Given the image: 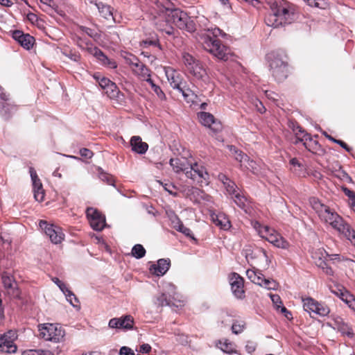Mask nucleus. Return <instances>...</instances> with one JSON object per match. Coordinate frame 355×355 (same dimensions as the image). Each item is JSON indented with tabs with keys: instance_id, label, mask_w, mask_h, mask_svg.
Instances as JSON below:
<instances>
[{
	"instance_id": "nucleus-55",
	"label": "nucleus",
	"mask_w": 355,
	"mask_h": 355,
	"mask_svg": "<svg viewBox=\"0 0 355 355\" xmlns=\"http://www.w3.org/2000/svg\"><path fill=\"white\" fill-rule=\"evenodd\" d=\"M328 257L332 261H349L351 263H355L354 261H353L352 259H349L345 258L344 257H341L340 254H329Z\"/></svg>"
},
{
	"instance_id": "nucleus-32",
	"label": "nucleus",
	"mask_w": 355,
	"mask_h": 355,
	"mask_svg": "<svg viewBox=\"0 0 355 355\" xmlns=\"http://www.w3.org/2000/svg\"><path fill=\"white\" fill-rule=\"evenodd\" d=\"M229 282L232 288H242L244 286V279L236 272L230 275Z\"/></svg>"
},
{
	"instance_id": "nucleus-20",
	"label": "nucleus",
	"mask_w": 355,
	"mask_h": 355,
	"mask_svg": "<svg viewBox=\"0 0 355 355\" xmlns=\"http://www.w3.org/2000/svg\"><path fill=\"white\" fill-rule=\"evenodd\" d=\"M170 266L171 260L169 259H160L157 263L150 265L149 271L152 275L162 276L168 270Z\"/></svg>"
},
{
	"instance_id": "nucleus-46",
	"label": "nucleus",
	"mask_w": 355,
	"mask_h": 355,
	"mask_svg": "<svg viewBox=\"0 0 355 355\" xmlns=\"http://www.w3.org/2000/svg\"><path fill=\"white\" fill-rule=\"evenodd\" d=\"M234 200L235 203L241 208H244L245 207V202L247 201L246 198L241 195L240 193L236 192L234 194Z\"/></svg>"
},
{
	"instance_id": "nucleus-23",
	"label": "nucleus",
	"mask_w": 355,
	"mask_h": 355,
	"mask_svg": "<svg viewBox=\"0 0 355 355\" xmlns=\"http://www.w3.org/2000/svg\"><path fill=\"white\" fill-rule=\"evenodd\" d=\"M198 118L200 122L205 126L210 128L214 131L216 132L219 130L221 125L219 123L215 121L214 116L209 113L202 112L198 114Z\"/></svg>"
},
{
	"instance_id": "nucleus-42",
	"label": "nucleus",
	"mask_w": 355,
	"mask_h": 355,
	"mask_svg": "<svg viewBox=\"0 0 355 355\" xmlns=\"http://www.w3.org/2000/svg\"><path fill=\"white\" fill-rule=\"evenodd\" d=\"M230 150L234 152L235 159L241 163V166L245 164L246 160H248V156L235 147L231 146Z\"/></svg>"
},
{
	"instance_id": "nucleus-1",
	"label": "nucleus",
	"mask_w": 355,
	"mask_h": 355,
	"mask_svg": "<svg viewBox=\"0 0 355 355\" xmlns=\"http://www.w3.org/2000/svg\"><path fill=\"white\" fill-rule=\"evenodd\" d=\"M271 12L265 18L268 26L278 28L291 24L295 19L293 6L285 0H267Z\"/></svg>"
},
{
	"instance_id": "nucleus-26",
	"label": "nucleus",
	"mask_w": 355,
	"mask_h": 355,
	"mask_svg": "<svg viewBox=\"0 0 355 355\" xmlns=\"http://www.w3.org/2000/svg\"><path fill=\"white\" fill-rule=\"evenodd\" d=\"M166 76L171 86L174 89H178L184 83L180 73L175 70L167 71Z\"/></svg>"
},
{
	"instance_id": "nucleus-35",
	"label": "nucleus",
	"mask_w": 355,
	"mask_h": 355,
	"mask_svg": "<svg viewBox=\"0 0 355 355\" xmlns=\"http://www.w3.org/2000/svg\"><path fill=\"white\" fill-rule=\"evenodd\" d=\"M170 164L173 167L175 173L187 171L188 168L186 166L184 162L179 158H171L170 159Z\"/></svg>"
},
{
	"instance_id": "nucleus-21",
	"label": "nucleus",
	"mask_w": 355,
	"mask_h": 355,
	"mask_svg": "<svg viewBox=\"0 0 355 355\" xmlns=\"http://www.w3.org/2000/svg\"><path fill=\"white\" fill-rule=\"evenodd\" d=\"M12 37L26 49L32 48L35 42V38L33 37L29 34H25L19 30L13 31Z\"/></svg>"
},
{
	"instance_id": "nucleus-8",
	"label": "nucleus",
	"mask_w": 355,
	"mask_h": 355,
	"mask_svg": "<svg viewBox=\"0 0 355 355\" xmlns=\"http://www.w3.org/2000/svg\"><path fill=\"white\" fill-rule=\"evenodd\" d=\"M303 308L304 311L313 312L320 316H326L330 312V309L324 303L319 302L312 297H302Z\"/></svg>"
},
{
	"instance_id": "nucleus-16",
	"label": "nucleus",
	"mask_w": 355,
	"mask_h": 355,
	"mask_svg": "<svg viewBox=\"0 0 355 355\" xmlns=\"http://www.w3.org/2000/svg\"><path fill=\"white\" fill-rule=\"evenodd\" d=\"M154 24L157 28L162 32L166 33L167 35H173L174 30L172 26L171 21H169L166 14V9L158 17H155Z\"/></svg>"
},
{
	"instance_id": "nucleus-37",
	"label": "nucleus",
	"mask_w": 355,
	"mask_h": 355,
	"mask_svg": "<svg viewBox=\"0 0 355 355\" xmlns=\"http://www.w3.org/2000/svg\"><path fill=\"white\" fill-rule=\"evenodd\" d=\"M178 90L182 93L184 99L187 100V101H193L194 97H196V95L195 94L194 92L192 91L189 87H186L185 83H184L183 85H182L181 87H180Z\"/></svg>"
},
{
	"instance_id": "nucleus-4",
	"label": "nucleus",
	"mask_w": 355,
	"mask_h": 355,
	"mask_svg": "<svg viewBox=\"0 0 355 355\" xmlns=\"http://www.w3.org/2000/svg\"><path fill=\"white\" fill-rule=\"evenodd\" d=\"M166 14L168 20L171 21V24L180 29L185 30L189 33L196 31V26L193 19L189 17L186 12L179 9H166Z\"/></svg>"
},
{
	"instance_id": "nucleus-41",
	"label": "nucleus",
	"mask_w": 355,
	"mask_h": 355,
	"mask_svg": "<svg viewBox=\"0 0 355 355\" xmlns=\"http://www.w3.org/2000/svg\"><path fill=\"white\" fill-rule=\"evenodd\" d=\"M132 255L137 258L141 259L144 257L146 254V250L141 244H136L132 249L131 252Z\"/></svg>"
},
{
	"instance_id": "nucleus-9",
	"label": "nucleus",
	"mask_w": 355,
	"mask_h": 355,
	"mask_svg": "<svg viewBox=\"0 0 355 355\" xmlns=\"http://www.w3.org/2000/svg\"><path fill=\"white\" fill-rule=\"evenodd\" d=\"M328 256L329 254L322 248L313 249L311 252V257L315 264L318 268H320L326 275L333 276L334 272L327 263V257Z\"/></svg>"
},
{
	"instance_id": "nucleus-18",
	"label": "nucleus",
	"mask_w": 355,
	"mask_h": 355,
	"mask_svg": "<svg viewBox=\"0 0 355 355\" xmlns=\"http://www.w3.org/2000/svg\"><path fill=\"white\" fill-rule=\"evenodd\" d=\"M30 173L33 182L34 198L37 201L42 202L45 196L42 184L33 168H30Z\"/></svg>"
},
{
	"instance_id": "nucleus-59",
	"label": "nucleus",
	"mask_w": 355,
	"mask_h": 355,
	"mask_svg": "<svg viewBox=\"0 0 355 355\" xmlns=\"http://www.w3.org/2000/svg\"><path fill=\"white\" fill-rule=\"evenodd\" d=\"M120 355H135V352L130 347H122L119 352Z\"/></svg>"
},
{
	"instance_id": "nucleus-31",
	"label": "nucleus",
	"mask_w": 355,
	"mask_h": 355,
	"mask_svg": "<svg viewBox=\"0 0 355 355\" xmlns=\"http://www.w3.org/2000/svg\"><path fill=\"white\" fill-rule=\"evenodd\" d=\"M216 346L226 354L231 353L236 349V345L227 339L219 340Z\"/></svg>"
},
{
	"instance_id": "nucleus-43",
	"label": "nucleus",
	"mask_w": 355,
	"mask_h": 355,
	"mask_svg": "<svg viewBox=\"0 0 355 355\" xmlns=\"http://www.w3.org/2000/svg\"><path fill=\"white\" fill-rule=\"evenodd\" d=\"M341 234L349 240L352 244L355 246V230L349 224L348 225L347 230H343Z\"/></svg>"
},
{
	"instance_id": "nucleus-56",
	"label": "nucleus",
	"mask_w": 355,
	"mask_h": 355,
	"mask_svg": "<svg viewBox=\"0 0 355 355\" xmlns=\"http://www.w3.org/2000/svg\"><path fill=\"white\" fill-rule=\"evenodd\" d=\"M99 177L103 181L106 182L108 184L114 185V180L110 175L101 173H100Z\"/></svg>"
},
{
	"instance_id": "nucleus-53",
	"label": "nucleus",
	"mask_w": 355,
	"mask_h": 355,
	"mask_svg": "<svg viewBox=\"0 0 355 355\" xmlns=\"http://www.w3.org/2000/svg\"><path fill=\"white\" fill-rule=\"evenodd\" d=\"M270 297L277 310H279V308L283 305L282 300L278 295L270 294Z\"/></svg>"
},
{
	"instance_id": "nucleus-5",
	"label": "nucleus",
	"mask_w": 355,
	"mask_h": 355,
	"mask_svg": "<svg viewBox=\"0 0 355 355\" xmlns=\"http://www.w3.org/2000/svg\"><path fill=\"white\" fill-rule=\"evenodd\" d=\"M40 336L45 340L60 343L64 336V330L58 324L46 323L39 325Z\"/></svg>"
},
{
	"instance_id": "nucleus-15",
	"label": "nucleus",
	"mask_w": 355,
	"mask_h": 355,
	"mask_svg": "<svg viewBox=\"0 0 355 355\" xmlns=\"http://www.w3.org/2000/svg\"><path fill=\"white\" fill-rule=\"evenodd\" d=\"M185 174L187 178L198 182H202V180H207L209 178V174L205 168L198 163L191 164L190 170L186 171Z\"/></svg>"
},
{
	"instance_id": "nucleus-49",
	"label": "nucleus",
	"mask_w": 355,
	"mask_h": 355,
	"mask_svg": "<svg viewBox=\"0 0 355 355\" xmlns=\"http://www.w3.org/2000/svg\"><path fill=\"white\" fill-rule=\"evenodd\" d=\"M245 323L243 321H236L232 326V331L235 334H241L245 329Z\"/></svg>"
},
{
	"instance_id": "nucleus-61",
	"label": "nucleus",
	"mask_w": 355,
	"mask_h": 355,
	"mask_svg": "<svg viewBox=\"0 0 355 355\" xmlns=\"http://www.w3.org/2000/svg\"><path fill=\"white\" fill-rule=\"evenodd\" d=\"M151 351V347L148 344H143L139 347V352L148 354Z\"/></svg>"
},
{
	"instance_id": "nucleus-47",
	"label": "nucleus",
	"mask_w": 355,
	"mask_h": 355,
	"mask_svg": "<svg viewBox=\"0 0 355 355\" xmlns=\"http://www.w3.org/2000/svg\"><path fill=\"white\" fill-rule=\"evenodd\" d=\"M94 78L95 79H96L97 82L98 83L100 87L103 89H106V87H107V86L111 83H112V81H111L110 80H109L108 78H105V77H101L99 74H95L94 76Z\"/></svg>"
},
{
	"instance_id": "nucleus-38",
	"label": "nucleus",
	"mask_w": 355,
	"mask_h": 355,
	"mask_svg": "<svg viewBox=\"0 0 355 355\" xmlns=\"http://www.w3.org/2000/svg\"><path fill=\"white\" fill-rule=\"evenodd\" d=\"M189 194L196 198V200H200L201 199L209 200L210 196L205 193V192L198 188L191 187L189 189Z\"/></svg>"
},
{
	"instance_id": "nucleus-17",
	"label": "nucleus",
	"mask_w": 355,
	"mask_h": 355,
	"mask_svg": "<svg viewBox=\"0 0 355 355\" xmlns=\"http://www.w3.org/2000/svg\"><path fill=\"white\" fill-rule=\"evenodd\" d=\"M330 326L334 329L339 331L343 336H346L349 338L354 337V331L352 327L345 322L343 319L340 317H336L333 319L332 323Z\"/></svg>"
},
{
	"instance_id": "nucleus-62",
	"label": "nucleus",
	"mask_w": 355,
	"mask_h": 355,
	"mask_svg": "<svg viewBox=\"0 0 355 355\" xmlns=\"http://www.w3.org/2000/svg\"><path fill=\"white\" fill-rule=\"evenodd\" d=\"M334 143L339 144L342 148L346 150L347 152H350L352 148L348 146V145L342 140L336 139Z\"/></svg>"
},
{
	"instance_id": "nucleus-24",
	"label": "nucleus",
	"mask_w": 355,
	"mask_h": 355,
	"mask_svg": "<svg viewBox=\"0 0 355 355\" xmlns=\"http://www.w3.org/2000/svg\"><path fill=\"white\" fill-rule=\"evenodd\" d=\"M188 72L198 80H203L207 76V72L202 63L197 60L193 64L187 68Z\"/></svg>"
},
{
	"instance_id": "nucleus-64",
	"label": "nucleus",
	"mask_w": 355,
	"mask_h": 355,
	"mask_svg": "<svg viewBox=\"0 0 355 355\" xmlns=\"http://www.w3.org/2000/svg\"><path fill=\"white\" fill-rule=\"evenodd\" d=\"M343 192L345 193V194L349 197L350 199H355V193L354 191L349 190V189L346 188V187H344L343 188Z\"/></svg>"
},
{
	"instance_id": "nucleus-6",
	"label": "nucleus",
	"mask_w": 355,
	"mask_h": 355,
	"mask_svg": "<svg viewBox=\"0 0 355 355\" xmlns=\"http://www.w3.org/2000/svg\"><path fill=\"white\" fill-rule=\"evenodd\" d=\"M322 221L329 223L332 228L341 234L343 230H347L348 225L336 212L327 207L319 216Z\"/></svg>"
},
{
	"instance_id": "nucleus-33",
	"label": "nucleus",
	"mask_w": 355,
	"mask_h": 355,
	"mask_svg": "<svg viewBox=\"0 0 355 355\" xmlns=\"http://www.w3.org/2000/svg\"><path fill=\"white\" fill-rule=\"evenodd\" d=\"M65 296L67 300L76 309H80V303L77 296L71 290H61Z\"/></svg>"
},
{
	"instance_id": "nucleus-19",
	"label": "nucleus",
	"mask_w": 355,
	"mask_h": 355,
	"mask_svg": "<svg viewBox=\"0 0 355 355\" xmlns=\"http://www.w3.org/2000/svg\"><path fill=\"white\" fill-rule=\"evenodd\" d=\"M108 324L110 328L130 330L133 327L134 319L132 316L127 315L120 318H114L111 319Z\"/></svg>"
},
{
	"instance_id": "nucleus-22",
	"label": "nucleus",
	"mask_w": 355,
	"mask_h": 355,
	"mask_svg": "<svg viewBox=\"0 0 355 355\" xmlns=\"http://www.w3.org/2000/svg\"><path fill=\"white\" fill-rule=\"evenodd\" d=\"M92 3H94L96 8L98 10L100 16L106 19L110 20L112 19L114 23L118 22L116 19V17L113 13V8L110 5L105 4L103 2H93L91 1Z\"/></svg>"
},
{
	"instance_id": "nucleus-60",
	"label": "nucleus",
	"mask_w": 355,
	"mask_h": 355,
	"mask_svg": "<svg viewBox=\"0 0 355 355\" xmlns=\"http://www.w3.org/2000/svg\"><path fill=\"white\" fill-rule=\"evenodd\" d=\"M245 349L249 353H252L256 349V344L253 341H248Z\"/></svg>"
},
{
	"instance_id": "nucleus-57",
	"label": "nucleus",
	"mask_w": 355,
	"mask_h": 355,
	"mask_svg": "<svg viewBox=\"0 0 355 355\" xmlns=\"http://www.w3.org/2000/svg\"><path fill=\"white\" fill-rule=\"evenodd\" d=\"M152 89L160 99L162 100L165 98V94L158 85H153Z\"/></svg>"
},
{
	"instance_id": "nucleus-52",
	"label": "nucleus",
	"mask_w": 355,
	"mask_h": 355,
	"mask_svg": "<svg viewBox=\"0 0 355 355\" xmlns=\"http://www.w3.org/2000/svg\"><path fill=\"white\" fill-rule=\"evenodd\" d=\"M311 7L323 8L325 6L324 0H304Z\"/></svg>"
},
{
	"instance_id": "nucleus-39",
	"label": "nucleus",
	"mask_w": 355,
	"mask_h": 355,
	"mask_svg": "<svg viewBox=\"0 0 355 355\" xmlns=\"http://www.w3.org/2000/svg\"><path fill=\"white\" fill-rule=\"evenodd\" d=\"M309 203L319 216L328 206L321 203L318 198H311Z\"/></svg>"
},
{
	"instance_id": "nucleus-30",
	"label": "nucleus",
	"mask_w": 355,
	"mask_h": 355,
	"mask_svg": "<svg viewBox=\"0 0 355 355\" xmlns=\"http://www.w3.org/2000/svg\"><path fill=\"white\" fill-rule=\"evenodd\" d=\"M211 218L214 224L220 228L227 230L230 227V221L225 215H214Z\"/></svg>"
},
{
	"instance_id": "nucleus-54",
	"label": "nucleus",
	"mask_w": 355,
	"mask_h": 355,
	"mask_svg": "<svg viewBox=\"0 0 355 355\" xmlns=\"http://www.w3.org/2000/svg\"><path fill=\"white\" fill-rule=\"evenodd\" d=\"M225 187L227 191L231 195H233L237 192L236 190L237 187L235 184V183L234 182H232V180L225 182Z\"/></svg>"
},
{
	"instance_id": "nucleus-63",
	"label": "nucleus",
	"mask_w": 355,
	"mask_h": 355,
	"mask_svg": "<svg viewBox=\"0 0 355 355\" xmlns=\"http://www.w3.org/2000/svg\"><path fill=\"white\" fill-rule=\"evenodd\" d=\"M281 312L284 314V315L288 318L290 319L292 318L291 312L289 311L285 306L283 305L279 308Z\"/></svg>"
},
{
	"instance_id": "nucleus-11",
	"label": "nucleus",
	"mask_w": 355,
	"mask_h": 355,
	"mask_svg": "<svg viewBox=\"0 0 355 355\" xmlns=\"http://www.w3.org/2000/svg\"><path fill=\"white\" fill-rule=\"evenodd\" d=\"M185 300L178 293L173 292V295L162 293L157 297L155 303L159 306H169L181 308L185 305Z\"/></svg>"
},
{
	"instance_id": "nucleus-50",
	"label": "nucleus",
	"mask_w": 355,
	"mask_h": 355,
	"mask_svg": "<svg viewBox=\"0 0 355 355\" xmlns=\"http://www.w3.org/2000/svg\"><path fill=\"white\" fill-rule=\"evenodd\" d=\"M178 226H175V229L178 231L182 232V234H184L185 236H187L188 237H191V238L193 239V237L191 235V233H192L191 230L189 228L185 227L182 224V223L181 221H180L179 220L178 221Z\"/></svg>"
},
{
	"instance_id": "nucleus-3",
	"label": "nucleus",
	"mask_w": 355,
	"mask_h": 355,
	"mask_svg": "<svg viewBox=\"0 0 355 355\" xmlns=\"http://www.w3.org/2000/svg\"><path fill=\"white\" fill-rule=\"evenodd\" d=\"M270 71L277 82H282L288 75V56L282 50L275 51L267 55Z\"/></svg>"
},
{
	"instance_id": "nucleus-36",
	"label": "nucleus",
	"mask_w": 355,
	"mask_h": 355,
	"mask_svg": "<svg viewBox=\"0 0 355 355\" xmlns=\"http://www.w3.org/2000/svg\"><path fill=\"white\" fill-rule=\"evenodd\" d=\"M17 350V346L14 342L10 340H0V352L6 353H14Z\"/></svg>"
},
{
	"instance_id": "nucleus-44",
	"label": "nucleus",
	"mask_w": 355,
	"mask_h": 355,
	"mask_svg": "<svg viewBox=\"0 0 355 355\" xmlns=\"http://www.w3.org/2000/svg\"><path fill=\"white\" fill-rule=\"evenodd\" d=\"M182 59L186 68L190 67L191 64H193L194 62L197 60L196 58L187 52H183L182 53Z\"/></svg>"
},
{
	"instance_id": "nucleus-12",
	"label": "nucleus",
	"mask_w": 355,
	"mask_h": 355,
	"mask_svg": "<svg viewBox=\"0 0 355 355\" xmlns=\"http://www.w3.org/2000/svg\"><path fill=\"white\" fill-rule=\"evenodd\" d=\"M39 225L53 243H60L64 239V234L59 227L48 224L44 220H40Z\"/></svg>"
},
{
	"instance_id": "nucleus-58",
	"label": "nucleus",
	"mask_w": 355,
	"mask_h": 355,
	"mask_svg": "<svg viewBox=\"0 0 355 355\" xmlns=\"http://www.w3.org/2000/svg\"><path fill=\"white\" fill-rule=\"evenodd\" d=\"M80 155L85 158H91L93 156V153L87 148H82L80 150Z\"/></svg>"
},
{
	"instance_id": "nucleus-10",
	"label": "nucleus",
	"mask_w": 355,
	"mask_h": 355,
	"mask_svg": "<svg viewBox=\"0 0 355 355\" xmlns=\"http://www.w3.org/2000/svg\"><path fill=\"white\" fill-rule=\"evenodd\" d=\"M248 278L254 284L266 288H276L279 286V284L274 279L266 278V277L260 272L253 270H248L246 271Z\"/></svg>"
},
{
	"instance_id": "nucleus-28",
	"label": "nucleus",
	"mask_w": 355,
	"mask_h": 355,
	"mask_svg": "<svg viewBox=\"0 0 355 355\" xmlns=\"http://www.w3.org/2000/svg\"><path fill=\"white\" fill-rule=\"evenodd\" d=\"M130 144L132 150L139 154L145 153L148 148V144L145 142H143L141 137L139 136L132 137L130 140Z\"/></svg>"
},
{
	"instance_id": "nucleus-45",
	"label": "nucleus",
	"mask_w": 355,
	"mask_h": 355,
	"mask_svg": "<svg viewBox=\"0 0 355 355\" xmlns=\"http://www.w3.org/2000/svg\"><path fill=\"white\" fill-rule=\"evenodd\" d=\"M1 280L5 288H12L13 284H15V282L12 279V277L11 276H9L6 273H3L2 275Z\"/></svg>"
},
{
	"instance_id": "nucleus-40",
	"label": "nucleus",
	"mask_w": 355,
	"mask_h": 355,
	"mask_svg": "<svg viewBox=\"0 0 355 355\" xmlns=\"http://www.w3.org/2000/svg\"><path fill=\"white\" fill-rule=\"evenodd\" d=\"M243 166L254 174L258 175L260 173V166L255 161L250 159L249 157L248 160H246Z\"/></svg>"
},
{
	"instance_id": "nucleus-48",
	"label": "nucleus",
	"mask_w": 355,
	"mask_h": 355,
	"mask_svg": "<svg viewBox=\"0 0 355 355\" xmlns=\"http://www.w3.org/2000/svg\"><path fill=\"white\" fill-rule=\"evenodd\" d=\"M17 338V334L15 330H9L6 333L0 336V340H10L14 342Z\"/></svg>"
},
{
	"instance_id": "nucleus-34",
	"label": "nucleus",
	"mask_w": 355,
	"mask_h": 355,
	"mask_svg": "<svg viewBox=\"0 0 355 355\" xmlns=\"http://www.w3.org/2000/svg\"><path fill=\"white\" fill-rule=\"evenodd\" d=\"M105 94L110 98L118 99L120 98V96H122L118 87L114 83H111L106 89H103Z\"/></svg>"
},
{
	"instance_id": "nucleus-29",
	"label": "nucleus",
	"mask_w": 355,
	"mask_h": 355,
	"mask_svg": "<svg viewBox=\"0 0 355 355\" xmlns=\"http://www.w3.org/2000/svg\"><path fill=\"white\" fill-rule=\"evenodd\" d=\"M92 53L102 62L103 64L107 65L111 69L116 68V63L114 61L110 60L98 48H94Z\"/></svg>"
},
{
	"instance_id": "nucleus-25",
	"label": "nucleus",
	"mask_w": 355,
	"mask_h": 355,
	"mask_svg": "<svg viewBox=\"0 0 355 355\" xmlns=\"http://www.w3.org/2000/svg\"><path fill=\"white\" fill-rule=\"evenodd\" d=\"M334 293L337 295L342 301L355 311V297L351 294L348 290H336L333 291Z\"/></svg>"
},
{
	"instance_id": "nucleus-51",
	"label": "nucleus",
	"mask_w": 355,
	"mask_h": 355,
	"mask_svg": "<svg viewBox=\"0 0 355 355\" xmlns=\"http://www.w3.org/2000/svg\"><path fill=\"white\" fill-rule=\"evenodd\" d=\"M22 355H54L49 350H27L23 352Z\"/></svg>"
},
{
	"instance_id": "nucleus-7",
	"label": "nucleus",
	"mask_w": 355,
	"mask_h": 355,
	"mask_svg": "<svg viewBox=\"0 0 355 355\" xmlns=\"http://www.w3.org/2000/svg\"><path fill=\"white\" fill-rule=\"evenodd\" d=\"M125 63L129 65L132 73L140 79L151 76L150 69L135 55L125 53L123 55Z\"/></svg>"
},
{
	"instance_id": "nucleus-27",
	"label": "nucleus",
	"mask_w": 355,
	"mask_h": 355,
	"mask_svg": "<svg viewBox=\"0 0 355 355\" xmlns=\"http://www.w3.org/2000/svg\"><path fill=\"white\" fill-rule=\"evenodd\" d=\"M300 141H302L304 147L310 152L315 153L317 152L320 146L318 141L314 140L309 134L304 133L302 135V139H300Z\"/></svg>"
},
{
	"instance_id": "nucleus-13",
	"label": "nucleus",
	"mask_w": 355,
	"mask_h": 355,
	"mask_svg": "<svg viewBox=\"0 0 355 355\" xmlns=\"http://www.w3.org/2000/svg\"><path fill=\"white\" fill-rule=\"evenodd\" d=\"M260 234L262 238H264L275 246L282 248H286L288 246V243L279 234L267 226L263 227L260 230Z\"/></svg>"
},
{
	"instance_id": "nucleus-14",
	"label": "nucleus",
	"mask_w": 355,
	"mask_h": 355,
	"mask_svg": "<svg viewBox=\"0 0 355 355\" xmlns=\"http://www.w3.org/2000/svg\"><path fill=\"white\" fill-rule=\"evenodd\" d=\"M86 214L93 230L101 231L105 227V218L97 209L89 207L86 210Z\"/></svg>"
},
{
	"instance_id": "nucleus-2",
	"label": "nucleus",
	"mask_w": 355,
	"mask_h": 355,
	"mask_svg": "<svg viewBox=\"0 0 355 355\" xmlns=\"http://www.w3.org/2000/svg\"><path fill=\"white\" fill-rule=\"evenodd\" d=\"M222 31L217 27H205L198 34V40L202 44L207 51L213 54L218 59L226 60L230 50L221 44V42L216 37L221 35Z\"/></svg>"
}]
</instances>
